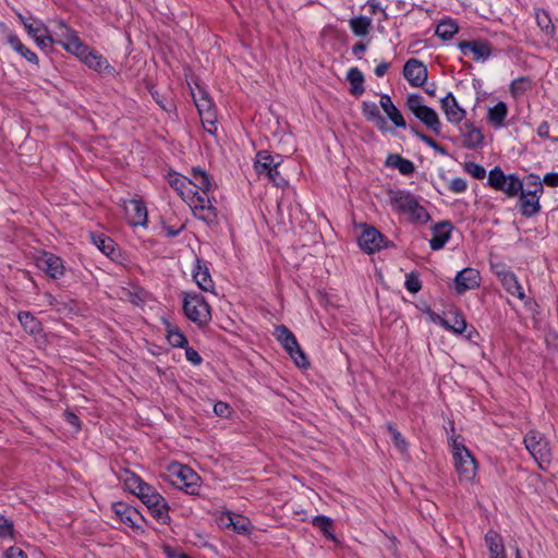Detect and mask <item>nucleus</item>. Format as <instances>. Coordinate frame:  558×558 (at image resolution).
I'll return each instance as SVG.
<instances>
[{
  "label": "nucleus",
  "mask_w": 558,
  "mask_h": 558,
  "mask_svg": "<svg viewBox=\"0 0 558 558\" xmlns=\"http://www.w3.org/2000/svg\"><path fill=\"white\" fill-rule=\"evenodd\" d=\"M458 49L465 57L471 58L474 62L485 63L493 56V45L483 38L460 40Z\"/></svg>",
  "instance_id": "nucleus-11"
},
{
  "label": "nucleus",
  "mask_w": 558,
  "mask_h": 558,
  "mask_svg": "<svg viewBox=\"0 0 558 558\" xmlns=\"http://www.w3.org/2000/svg\"><path fill=\"white\" fill-rule=\"evenodd\" d=\"M167 340L174 348H185L187 345L186 337L171 324H167Z\"/></svg>",
  "instance_id": "nucleus-43"
},
{
  "label": "nucleus",
  "mask_w": 558,
  "mask_h": 558,
  "mask_svg": "<svg viewBox=\"0 0 558 558\" xmlns=\"http://www.w3.org/2000/svg\"><path fill=\"white\" fill-rule=\"evenodd\" d=\"M17 319L26 332L38 335L41 331L40 322L31 312L19 313Z\"/></svg>",
  "instance_id": "nucleus-37"
},
{
  "label": "nucleus",
  "mask_w": 558,
  "mask_h": 558,
  "mask_svg": "<svg viewBox=\"0 0 558 558\" xmlns=\"http://www.w3.org/2000/svg\"><path fill=\"white\" fill-rule=\"evenodd\" d=\"M389 202L395 211L407 215L411 220L423 222L428 219L425 208L408 191H391L389 193Z\"/></svg>",
  "instance_id": "nucleus-4"
},
{
  "label": "nucleus",
  "mask_w": 558,
  "mask_h": 558,
  "mask_svg": "<svg viewBox=\"0 0 558 558\" xmlns=\"http://www.w3.org/2000/svg\"><path fill=\"white\" fill-rule=\"evenodd\" d=\"M405 107L426 128H428L436 134L440 133L441 121L439 119L438 113L433 108L424 104L423 97L421 95H408L405 100Z\"/></svg>",
  "instance_id": "nucleus-5"
},
{
  "label": "nucleus",
  "mask_w": 558,
  "mask_h": 558,
  "mask_svg": "<svg viewBox=\"0 0 558 558\" xmlns=\"http://www.w3.org/2000/svg\"><path fill=\"white\" fill-rule=\"evenodd\" d=\"M463 146L468 149H477L483 146L484 135L480 128L473 123H465L461 129Z\"/></svg>",
  "instance_id": "nucleus-23"
},
{
  "label": "nucleus",
  "mask_w": 558,
  "mask_h": 558,
  "mask_svg": "<svg viewBox=\"0 0 558 558\" xmlns=\"http://www.w3.org/2000/svg\"><path fill=\"white\" fill-rule=\"evenodd\" d=\"M448 189L456 194H460L466 191L468 183L463 178L457 177L449 181Z\"/></svg>",
  "instance_id": "nucleus-53"
},
{
  "label": "nucleus",
  "mask_w": 558,
  "mask_h": 558,
  "mask_svg": "<svg viewBox=\"0 0 558 558\" xmlns=\"http://www.w3.org/2000/svg\"><path fill=\"white\" fill-rule=\"evenodd\" d=\"M404 287L409 292L417 293L422 288L418 275L415 272L408 274L405 277Z\"/></svg>",
  "instance_id": "nucleus-50"
},
{
  "label": "nucleus",
  "mask_w": 558,
  "mask_h": 558,
  "mask_svg": "<svg viewBox=\"0 0 558 558\" xmlns=\"http://www.w3.org/2000/svg\"><path fill=\"white\" fill-rule=\"evenodd\" d=\"M544 193V186L538 175L530 174L526 182L522 183L519 192L518 207L522 216L533 217L541 210L539 199Z\"/></svg>",
  "instance_id": "nucleus-2"
},
{
  "label": "nucleus",
  "mask_w": 558,
  "mask_h": 558,
  "mask_svg": "<svg viewBox=\"0 0 558 558\" xmlns=\"http://www.w3.org/2000/svg\"><path fill=\"white\" fill-rule=\"evenodd\" d=\"M463 170L476 180H482L486 177V170L483 166L473 161H466L463 163Z\"/></svg>",
  "instance_id": "nucleus-48"
},
{
  "label": "nucleus",
  "mask_w": 558,
  "mask_h": 558,
  "mask_svg": "<svg viewBox=\"0 0 558 558\" xmlns=\"http://www.w3.org/2000/svg\"><path fill=\"white\" fill-rule=\"evenodd\" d=\"M347 80L353 86L355 94H361L364 90V88H363L364 77H363L362 72L359 69H356V68L350 69L347 73Z\"/></svg>",
  "instance_id": "nucleus-45"
},
{
  "label": "nucleus",
  "mask_w": 558,
  "mask_h": 558,
  "mask_svg": "<svg viewBox=\"0 0 558 558\" xmlns=\"http://www.w3.org/2000/svg\"><path fill=\"white\" fill-rule=\"evenodd\" d=\"M92 242L106 256L114 258L116 244L114 241L102 233H92Z\"/></svg>",
  "instance_id": "nucleus-35"
},
{
  "label": "nucleus",
  "mask_w": 558,
  "mask_h": 558,
  "mask_svg": "<svg viewBox=\"0 0 558 558\" xmlns=\"http://www.w3.org/2000/svg\"><path fill=\"white\" fill-rule=\"evenodd\" d=\"M167 182L178 193V195L191 207L194 215L204 221H213L216 218V209L209 198L198 196L191 189V182L187 177L178 172H169Z\"/></svg>",
  "instance_id": "nucleus-1"
},
{
  "label": "nucleus",
  "mask_w": 558,
  "mask_h": 558,
  "mask_svg": "<svg viewBox=\"0 0 558 558\" xmlns=\"http://www.w3.org/2000/svg\"><path fill=\"white\" fill-rule=\"evenodd\" d=\"M359 245L366 253H374L385 247L384 235L375 228L367 227L359 236Z\"/></svg>",
  "instance_id": "nucleus-17"
},
{
  "label": "nucleus",
  "mask_w": 558,
  "mask_h": 558,
  "mask_svg": "<svg viewBox=\"0 0 558 558\" xmlns=\"http://www.w3.org/2000/svg\"><path fill=\"white\" fill-rule=\"evenodd\" d=\"M54 44L62 46L72 54H82L84 43L80 39L77 33L63 21H56V29L52 34Z\"/></svg>",
  "instance_id": "nucleus-10"
},
{
  "label": "nucleus",
  "mask_w": 558,
  "mask_h": 558,
  "mask_svg": "<svg viewBox=\"0 0 558 558\" xmlns=\"http://www.w3.org/2000/svg\"><path fill=\"white\" fill-rule=\"evenodd\" d=\"M441 109L448 122L458 124L464 120L466 111L458 104L454 95L449 92L440 99Z\"/></svg>",
  "instance_id": "nucleus-16"
},
{
  "label": "nucleus",
  "mask_w": 558,
  "mask_h": 558,
  "mask_svg": "<svg viewBox=\"0 0 558 558\" xmlns=\"http://www.w3.org/2000/svg\"><path fill=\"white\" fill-rule=\"evenodd\" d=\"M362 111L365 118L379 131H387V122L375 102H363Z\"/></svg>",
  "instance_id": "nucleus-33"
},
{
  "label": "nucleus",
  "mask_w": 558,
  "mask_h": 558,
  "mask_svg": "<svg viewBox=\"0 0 558 558\" xmlns=\"http://www.w3.org/2000/svg\"><path fill=\"white\" fill-rule=\"evenodd\" d=\"M183 311L185 316L198 326H205L211 319L210 307L198 293H184Z\"/></svg>",
  "instance_id": "nucleus-7"
},
{
  "label": "nucleus",
  "mask_w": 558,
  "mask_h": 558,
  "mask_svg": "<svg viewBox=\"0 0 558 558\" xmlns=\"http://www.w3.org/2000/svg\"><path fill=\"white\" fill-rule=\"evenodd\" d=\"M233 512L232 511H221L216 515V522L221 529H230L232 523Z\"/></svg>",
  "instance_id": "nucleus-54"
},
{
  "label": "nucleus",
  "mask_w": 558,
  "mask_h": 558,
  "mask_svg": "<svg viewBox=\"0 0 558 558\" xmlns=\"http://www.w3.org/2000/svg\"><path fill=\"white\" fill-rule=\"evenodd\" d=\"M214 412L218 416L228 417L231 414V408L228 403L218 401L214 405Z\"/></svg>",
  "instance_id": "nucleus-58"
},
{
  "label": "nucleus",
  "mask_w": 558,
  "mask_h": 558,
  "mask_svg": "<svg viewBox=\"0 0 558 558\" xmlns=\"http://www.w3.org/2000/svg\"><path fill=\"white\" fill-rule=\"evenodd\" d=\"M387 428L391 435L392 442L395 447L401 452L405 453L408 451V442L404 439V437L401 435L400 432H398L393 425L388 424Z\"/></svg>",
  "instance_id": "nucleus-47"
},
{
  "label": "nucleus",
  "mask_w": 558,
  "mask_h": 558,
  "mask_svg": "<svg viewBox=\"0 0 558 558\" xmlns=\"http://www.w3.org/2000/svg\"><path fill=\"white\" fill-rule=\"evenodd\" d=\"M450 447L459 480L461 482H473L477 474V464L460 436H452L450 438Z\"/></svg>",
  "instance_id": "nucleus-3"
},
{
  "label": "nucleus",
  "mask_w": 558,
  "mask_h": 558,
  "mask_svg": "<svg viewBox=\"0 0 558 558\" xmlns=\"http://www.w3.org/2000/svg\"><path fill=\"white\" fill-rule=\"evenodd\" d=\"M112 510L114 514L123 522L125 525L132 529H138L137 522L141 520V513L133 507L124 504V502H116L112 505Z\"/></svg>",
  "instance_id": "nucleus-21"
},
{
  "label": "nucleus",
  "mask_w": 558,
  "mask_h": 558,
  "mask_svg": "<svg viewBox=\"0 0 558 558\" xmlns=\"http://www.w3.org/2000/svg\"><path fill=\"white\" fill-rule=\"evenodd\" d=\"M314 525L318 526L324 531V533H327L328 529L331 526V521L329 518L324 515L315 517L313 520Z\"/></svg>",
  "instance_id": "nucleus-60"
},
{
  "label": "nucleus",
  "mask_w": 558,
  "mask_h": 558,
  "mask_svg": "<svg viewBox=\"0 0 558 558\" xmlns=\"http://www.w3.org/2000/svg\"><path fill=\"white\" fill-rule=\"evenodd\" d=\"M535 20L544 36L547 39H551L555 35V26L549 14L545 10L537 9L535 11Z\"/></svg>",
  "instance_id": "nucleus-36"
},
{
  "label": "nucleus",
  "mask_w": 558,
  "mask_h": 558,
  "mask_svg": "<svg viewBox=\"0 0 558 558\" xmlns=\"http://www.w3.org/2000/svg\"><path fill=\"white\" fill-rule=\"evenodd\" d=\"M189 180L191 182V189L194 190V193H196L198 196L204 195V198H209L208 192L211 189V180L206 171L201 168H193L191 178H189Z\"/></svg>",
  "instance_id": "nucleus-20"
},
{
  "label": "nucleus",
  "mask_w": 558,
  "mask_h": 558,
  "mask_svg": "<svg viewBox=\"0 0 558 558\" xmlns=\"http://www.w3.org/2000/svg\"><path fill=\"white\" fill-rule=\"evenodd\" d=\"M526 450L542 470H546L551 461V451L546 438L537 430H530L523 439Z\"/></svg>",
  "instance_id": "nucleus-8"
},
{
  "label": "nucleus",
  "mask_w": 558,
  "mask_h": 558,
  "mask_svg": "<svg viewBox=\"0 0 558 558\" xmlns=\"http://www.w3.org/2000/svg\"><path fill=\"white\" fill-rule=\"evenodd\" d=\"M509 113L508 105L505 101H498L492 107H488L486 120L489 125L495 130H500L506 126V119Z\"/></svg>",
  "instance_id": "nucleus-24"
},
{
  "label": "nucleus",
  "mask_w": 558,
  "mask_h": 558,
  "mask_svg": "<svg viewBox=\"0 0 558 558\" xmlns=\"http://www.w3.org/2000/svg\"><path fill=\"white\" fill-rule=\"evenodd\" d=\"M416 135L427 146L432 147L436 151L445 154L444 148L440 145H438L432 137H429V136H427V135H425L423 133H420V132H417Z\"/></svg>",
  "instance_id": "nucleus-59"
},
{
  "label": "nucleus",
  "mask_w": 558,
  "mask_h": 558,
  "mask_svg": "<svg viewBox=\"0 0 558 558\" xmlns=\"http://www.w3.org/2000/svg\"><path fill=\"white\" fill-rule=\"evenodd\" d=\"M281 162V156H272L268 150H260L256 154L254 168L259 175H266L272 169L278 168Z\"/></svg>",
  "instance_id": "nucleus-22"
},
{
  "label": "nucleus",
  "mask_w": 558,
  "mask_h": 558,
  "mask_svg": "<svg viewBox=\"0 0 558 558\" xmlns=\"http://www.w3.org/2000/svg\"><path fill=\"white\" fill-rule=\"evenodd\" d=\"M485 544L489 550V558H506L505 546L501 536L493 530L485 535ZM517 558H521L519 548H515Z\"/></svg>",
  "instance_id": "nucleus-26"
},
{
  "label": "nucleus",
  "mask_w": 558,
  "mask_h": 558,
  "mask_svg": "<svg viewBox=\"0 0 558 558\" xmlns=\"http://www.w3.org/2000/svg\"><path fill=\"white\" fill-rule=\"evenodd\" d=\"M34 41L40 49H48L51 48L54 44V38L52 34L49 31H47L45 34L36 37Z\"/></svg>",
  "instance_id": "nucleus-55"
},
{
  "label": "nucleus",
  "mask_w": 558,
  "mask_h": 558,
  "mask_svg": "<svg viewBox=\"0 0 558 558\" xmlns=\"http://www.w3.org/2000/svg\"><path fill=\"white\" fill-rule=\"evenodd\" d=\"M4 558H27V556L20 547L12 546L4 553Z\"/></svg>",
  "instance_id": "nucleus-61"
},
{
  "label": "nucleus",
  "mask_w": 558,
  "mask_h": 558,
  "mask_svg": "<svg viewBox=\"0 0 558 558\" xmlns=\"http://www.w3.org/2000/svg\"><path fill=\"white\" fill-rule=\"evenodd\" d=\"M481 284V274L478 270L466 267L457 272L453 288L458 294H463L468 290H474Z\"/></svg>",
  "instance_id": "nucleus-14"
},
{
  "label": "nucleus",
  "mask_w": 558,
  "mask_h": 558,
  "mask_svg": "<svg viewBox=\"0 0 558 558\" xmlns=\"http://www.w3.org/2000/svg\"><path fill=\"white\" fill-rule=\"evenodd\" d=\"M385 163L387 167L398 169V171L403 175H410L415 170L414 163L411 160L397 154L388 155Z\"/></svg>",
  "instance_id": "nucleus-34"
},
{
  "label": "nucleus",
  "mask_w": 558,
  "mask_h": 558,
  "mask_svg": "<svg viewBox=\"0 0 558 558\" xmlns=\"http://www.w3.org/2000/svg\"><path fill=\"white\" fill-rule=\"evenodd\" d=\"M193 278L203 291L209 292L214 290L215 286L209 269L202 265L199 259H196V264L193 269Z\"/></svg>",
  "instance_id": "nucleus-30"
},
{
  "label": "nucleus",
  "mask_w": 558,
  "mask_h": 558,
  "mask_svg": "<svg viewBox=\"0 0 558 558\" xmlns=\"http://www.w3.org/2000/svg\"><path fill=\"white\" fill-rule=\"evenodd\" d=\"M170 473L179 487L185 489L189 494H196L198 490L199 476L190 466L174 463L170 466Z\"/></svg>",
  "instance_id": "nucleus-12"
},
{
  "label": "nucleus",
  "mask_w": 558,
  "mask_h": 558,
  "mask_svg": "<svg viewBox=\"0 0 558 558\" xmlns=\"http://www.w3.org/2000/svg\"><path fill=\"white\" fill-rule=\"evenodd\" d=\"M137 497L146 507L158 506L157 502H161V499H163V497L149 484L142 486V490L140 492Z\"/></svg>",
  "instance_id": "nucleus-39"
},
{
  "label": "nucleus",
  "mask_w": 558,
  "mask_h": 558,
  "mask_svg": "<svg viewBox=\"0 0 558 558\" xmlns=\"http://www.w3.org/2000/svg\"><path fill=\"white\" fill-rule=\"evenodd\" d=\"M13 532L12 521L0 514V538H12Z\"/></svg>",
  "instance_id": "nucleus-51"
},
{
  "label": "nucleus",
  "mask_w": 558,
  "mask_h": 558,
  "mask_svg": "<svg viewBox=\"0 0 558 558\" xmlns=\"http://www.w3.org/2000/svg\"><path fill=\"white\" fill-rule=\"evenodd\" d=\"M379 105L388 119L393 123L396 128L405 129V120L400 110L393 105L391 98L387 94L380 95Z\"/></svg>",
  "instance_id": "nucleus-27"
},
{
  "label": "nucleus",
  "mask_w": 558,
  "mask_h": 558,
  "mask_svg": "<svg viewBox=\"0 0 558 558\" xmlns=\"http://www.w3.org/2000/svg\"><path fill=\"white\" fill-rule=\"evenodd\" d=\"M458 29H459V27H458L457 23L453 20L448 19V20L441 21L437 25L435 34L444 40H449L453 37L454 34L458 33Z\"/></svg>",
  "instance_id": "nucleus-40"
},
{
  "label": "nucleus",
  "mask_w": 558,
  "mask_h": 558,
  "mask_svg": "<svg viewBox=\"0 0 558 558\" xmlns=\"http://www.w3.org/2000/svg\"><path fill=\"white\" fill-rule=\"evenodd\" d=\"M230 529H232L238 534L247 535L251 533L253 525L248 518L233 512V518H232V523H231Z\"/></svg>",
  "instance_id": "nucleus-42"
},
{
  "label": "nucleus",
  "mask_w": 558,
  "mask_h": 558,
  "mask_svg": "<svg viewBox=\"0 0 558 558\" xmlns=\"http://www.w3.org/2000/svg\"><path fill=\"white\" fill-rule=\"evenodd\" d=\"M440 325L456 335H462L466 330V320L461 313H451L448 317L440 319Z\"/></svg>",
  "instance_id": "nucleus-32"
},
{
  "label": "nucleus",
  "mask_w": 558,
  "mask_h": 558,
  "mask_svg": "<svg viewBox=\"0 0 558 558\" xmlns=\"http://www.w3.org/2000/svg\"><path fill=\"white\" fill-rule=\"evenodd\" d=\"M26 31H27V34L33 39H35L36 37L45 34L48 31V28L41 21L36 20V21H33L32 24L26 25Z\"/></svg>",
  "instance_id": "nucleus-52"
},
{
  "label": "nucleus",
  "mask_w": 558,
  "mask_h": 558,
  "mask_svg": "<svg viewBox=\"0 0 558 558\" xmlns=\"http://www.w3.org/2000/svg\"><path fill=\"white\" fill-rule=\"evenodd\" d=\"M389 68H390V63L383 61L375 68L374 73L377 77H383L384 75H386Z\"/></svg>",
  "instance_id": "nucleus-63"
},
{
  "label": "nucleus",
  "mask_w": 558,
  "mask_h": 558,
  "mask_svg": "<svg viewBox=\"0 0 558 558\" xmlns=\"http://www.w3.org/2000/svg\"><path fill=\"white\" fill-rule=\"evenodd\" d=\"M542 183L546 184L550 187H557L558 186V172H550V173L545 174Z\"/></svg>",
  "instance_id": "nucleus-62"
},
{
  "label": "nucleus",
  "mask_w": 558,
  "mask_h": 558,
  "mask_svg": "<svg viewBox=\"0 0 558 558\" xmlns=\"http://www.w3.org/2000/svg\"><path fill=\"white\" fill-rule=\"evenodd\" d=\"M523 181L514 173L506 174L501 168L495 167L488 172L487 184L495 191L513 198L522 190Z\"/></svg>",
  "instance_id": "nucleus-6"
},
{
  "label": "nucleus",
  "mask_w": 558,
  "mask_h": 558,
  "mask_svg": "<svg viewBox=\"0 0 558 558\" xmlns=\"http://www.w3.org/2000/svg\"><path fill=\"white\" fill-rule=\"evenodd\" d=\"M184 349L185 357L190 363H192L193 365H199L202 363L203 359L196 350L189 345H186Z\"/></svg>",
  "instance_id": "nucleus-57"
},
{
  "label": "nucleus",
  "mask_w": 558,
  "mask_h": 558,
  "mask_svg": "<svg viewBox=\"0 0 558 558\" xmlns=\"http://www.w3.org/2000/svg\"><path fill=\"white\" fill-rule=\"evenodd\" d=\"M202 124L204 130L211 134L216 135L217 133V114L216 113H208L201 118Z\"/></svg>",
  "instance_id": "nucleus-49"
},
{
  "label": "nucleus",
  "mask_w": 558,
  "mask_h": 558,
  "mask_svg": "<svg viewBox=\"0 0 558 558\" xmlns=\"http://www.w3.org/2000/svg\"><path fill=\"white\" fill-rule=\"evenodd\" d=\"M464 332H465V338L472 342H475V340L480 337L477 330L474 327L466 326V330Z\"/></svg>",
  "instance_id": "nucleus-64"
},
{
  "label": "nucleus",
  "mask_w": 558,
  "mask_h": 558,
  "mask_svg": "<svg viewBox=\"0 0 558 558\" xmlns=\"http://www.w3.org/2000/svg\"><path fill=\"white\" fill-rule=\"evenodd\" d=\"M350 28L355 36L363 37L366 36L372 28V20L367 16L360 15L350 19L349 21Z\"/></svg>",
  "instance_id": "nucleus-38"
},
{
  "label": "nucleus",
  "mask_w": 558,
  "mask_h": 558,
  "mask_svg": "<svg viewBox=\"0 0 558 558\" xmlns=\"http://www.w3.org/2000/svg\"><path fill=\"white\" fill-rule=\"evenodd\" d=\"M74 56L83 61L89 69H93L97 72L101 73L110 70V64L108 63L107 59L96 50L89 49V47L85 44L82 54L80 53Z\"/></svg>",
  "instance_id": "nucleus-19"
},
{
  "label": "nucleus",
  "mask_w": 558,
  "mask_h": 558,
  "mask_svg": "<svg viewBox=\"0 0 558 558\" xmlns=\"http://www.w3.org/2000/svg\"><path fill=\"white\" fill-rule=\"evenodd\" d=\"M266 177L278 187H284L288 185V181L280 174L278 168L272 169L266 174Z\"/></svg>",
  "instance_id": "nucleus-56"
},
{
  "label": "nucleus",
  "mask_w": 558,
  "mask_h": 558,
  "mask_svg": "<svg viewBox=\"0 0 558 558\" xmlns=\"http://www.w3.org/2000/svg\"><path fill=\"white\" fill-rule=\"evenodd\" d=\"M531 88V83L525 77L514 80L510 85V93L514 98L524 95Z\"/></svg>",
  "instance_id": "nucleus-46"
},
{
  "label": "nucleus",
  "mask_w": 558,
  "mask_h": 558,
  "mask_svg": "<svg viewBox=\"0 0 558 558\" xmlns=\"http://www.w3.org/2000/svg\"><path fill=\"white\" fill-rule=\"evenodd\" d=\"M125 214L130 225L134 227H146L148 222V213L145 204L141 199H131L125 205Z\"/></svg>",
  "instance_id": "nucleus-18"
},
{
  "label": "nucleus",
  "mask_w": 558,
  "mask_h": 558,
  "mask_svg": "<svg viewBox=\"0 0 558 558\" xmlns=\"http://www.w3.org/2000/svg\"><path fill=\"white\" fill-rule=\"evenodd\" d=\"M274 335L277 341L289 353L290 357L293 360L298 367H306L308 365L305 353L301 349L295 336L290 331L289 328L283 325L277 326L275 328Z\"/></svg>",
  "instance_id": "nucleus-9"
},
{
  "label": "nucleus",
  "mask_w": 558,
  "mask_h": 558,
  "mask_svg": "<svg viewBox=\"0 0 558 558\" xmlns=\"http://www.w3.org/2000/svg\"><path fill=\"white\" fill-rule=\"evenodd\" d=\"M499 281L509 294L521 301L525 299L523 287L521 286V283L518 280V277L513 272L499 274Z\"/></svg>",
  "instance_id": "nucleus-29"
},
{
  "label": "nucleus",
  "mask_w": 558,
  "mask_h": 558,
  "mask_svg": "<svg viewBox=\"0 0 558 558\" xmlns=\"http://www.w3.org/2000/svg\"><path fill=\"white\" fill-rule=\"evenodd\" d=\"M7 43L11 46V48L25 58L28 62L38 65L39 60L37 54L28 49L19 38V36L14 33H9L7 36Z\"/></svg>",
  "instance_id": "nucleus-31"
},
{
  "label": "nucleus",
  "mask_w": 558,
  "mask_h": 558,
  "mask_svg": "<svg viewBox=\"0 0 558 558\" xmlns=\"http://www.w3.org/2000/svg\"><path fill=\"white\" fill-rule=\"evenodd\" d=\"M36 265L39 269L45 271L49 277L53 279H59L64 275V265L63 260L52 254L44 252L36 258Z\"/></svg>",
  "instance_id": "nucleus-15"
},
{
  "label": "nucleus",
  "mask_w": 558,
  "mask_h": 558,
  "mask_svg": "<svg viewBox=\"0 0 558 558\" xmlns=\"http://www.w3.org/2000/svg\"><path fill=\"white\" fill-rule=\"evenodd\" d=\"M192 95L201 118L208 113H216L211 98L202 87L197 86Z\"/></svg>",
  "instance_id": "nucleus-28"
},
{
  "label": "nucleus",
  "mask_w": 558,
  "mask_h": 558,
  "mask_svg": "<svg viewBox=\"0 0 558 558\" xmlns=\"http://www.w3.org/2000/svg\"><path fill=\"white\" fill-rule=\"evenodd\" d=\"M158 506H148L150 514L161 524H168L170 522L169 506L167 500L163 498L161 502H157Z\"/></svg>",
  "instance_id": "nucleus-41"
},
{
  "label": "nucleus",
  "mask_w": 558,
  "mask_h": 558,
  "mask_svg": "<svg viewBox=\"0 0 558 558\" xmlns=\"http://www.w3.org/2000/svg\"><path fill=\"white\" fill-rule=\"evenodd\" d=\"M452 225L448 221L440 222L432 229L429 246L434 251L441 250L451 236Z\"/></svg>",
  "instance_id": "nucleus-25"
},
{
  "label": "nucleus",
  "mask_w": 558,
  "mask_h": 558,
  "mask_svg": "<svg viewBox=\"0 0 558 558\" xmlns=\"http://www.w3.org/2000/svg\"><path fill=\"white\" fill-rule=\"evenodd\" d=\"M123 482L126 488L135 496L140 494V492L142 490V486H145L147 484L138 475L131 472L125 473Z\"/></svg>",
  "instance_id": "nucleus-44"
},
{
  "label": "nucleus",
  "mask_w": 558,
  "mask_h": 558,
  "mask_svg": "<svg viewBox=\"0 0 558 558\" xmlns=\"http://www.w3.org/2000/svg\"><path fill=\"white\" fill-rule=\"evenodd\" d=\"M403 76L412 87H422L427 81L428 71L421 60L411 58L403 65Z\"/></svg>",
  "instance_id": "nucleus-13"
}]
</instances>
